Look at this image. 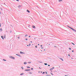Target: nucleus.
Masks as SVG:
<instances>
[{
	"instance_id": "f257e3e1",
	"label": "nucleus",
	"mask_w": 76,
	"mask_h": 76,
	"mask_svg": "<svg viewBox=\"0 0 76 76\" xmlns=\"http://www.w3.org/2000/svg\"><path fill=\"white\" fill-rule=\"evenodd\" d=\"M9 58H12V59H13V60H15V57H14L12 56H10Z\"/></svg>"
},
{
	"instance_id": "f03ea898",
	"label": "nucleus",
	"mask_w": 76,
	"mask_h": 76,
	"mask_svg": "<svg viewBox=\"0 0 76 76\" xmlns=\"http://www.w3.org/2000/svg\"><path fill=\"white\" fill-rule=\"evenodd\" d=\"M31 70L30 69H25V71H26V72H28V71H30Z\"/></svg>"
},
{
	"instance_id": "7ed1b4c3",
	"label": "nucleus",
	"mask_w": 76,
	"mask_h": 76,
	"mask_svg": "<svg viewBox=\"0 0 76 76\" xmlns=\"http://www.w3.org/2000/svg\"><path fill=\"white\" fill-rule=\"evenodd\" d=\"M72 29V31H73L74 32H76V30H75V29L72 28V29Z\"/></svg>"
},
{
	"instance_id": "20e7f679",
	"label": "nucleus",
	"mask_w": 76,
	"mask_h": 76,
	"mask_svg": "<svg viewBox=\"0 0 76 76\" xmlns=\"http://www.w3.org/2000/svg\"><path fill=\"white\" fill-rule=\"evenodd\" d=\"M16 56H19V57H21V56H20V55L18 54H16Z\"/></svg>"
},
{
	"instance_id": "39448f33",
	"label": "nucleus",
	"mask_w": 76,
	"mask_h": 76,
	"mask_svg": "<svg viewBox=\"0 0 76 76\" xmlns=\"http://www.w3.org/2000/svg\"><path fill=\"white\" fill-rule=\"evenodd\" d=\"M20 54H25V53H23L22 51H20Z\"/></svg>"
},
{
	"instance_id": "423d86ee",
	"label": "nucleus",
	"mask_w": 76,
	"mask_h": 76,
	"mask_svg": "<svg viewBox=\"0 0 76 76\" xmlns=\"http://www.w3.org/2000/svg\"><path fill=\"white\" fill-rule=\"evenodd\" d=\"M32 27L34 28V29H35V26H33Z\"/></svg>"
},
{
	"instance_id": "0eeeda50",
	"label": "nucleus",
	"mask_w": 76,
	"mask_h": 76,
	"mask_svg": "<svg viewBox=\"0 0 76 76\" xmlns=\"http://www.w3.org/2000/svg\"><path fill=\"white\" fill-rule=\"evenodd\" d=\"M27 12H28V13H30V11H29V10H27Z\"/></svg>"
},
{
	"instance_id": "6e6552de",
	"label": "nucleus",
	"mask_w": 76,
	"mask_h": 76,
	"mask_svg": "<svg viewBox=\"0 0 76 76\" xmlns=\"http://www.w3.org/2000/svg\"><path fill=\"white\" fill-rule=\"evenodd\" d=\"M24 75V73H21V74H20V76H22V75Z\"/></svg>"
},
{
	"instance_id": "1a4fd4ad",
	"label": "nucleus",
	"mask_w": 76,
	"mask_h": 76,
	"mask_svg": "<svg viewBox=\"0 0 76 76\" xmlns=\"http://www.w3.org/2000/svg\"><path fill=\"white\" fill-rule=\"evenodd\" d=\"M27 64V62H25L24 63V64Z\"/></svg>"
},
{
	"instance_id": "9d476101",
	"label": "nucleus",
	"mask_w": 76,
	"mask_h": 76,
	"mask_svg": "<svg viewBox=\"0 0 76 76\" xmlns=\"http://www.w3.org/2000/svg\"><path fill=\"white\" fill-rule=\"evenodd\" d=\"M1 38H2V39H4V38H3V36H1Z\"/></svg>"
},
{
	"instance_id": "9b49d317",
	"label": "nucleus",
	"mask_w": 76,
	"mask_h": 76,
	"mask_svg": "<svg viewBox=\"0 0 76 76\" xmlns=\"http://www.w3.org/2000/svg\"><path fill=\"white\" fill-rule=\"evenodd\" d=\"M68 28H70V29H72V27H70V26H68Z\"/></svg>"
},
{
	"instance_id": "f8f14e48",
	"label": "nucleus",
	"mask_w": 76,
	"mask_h": 76,
	"mask_svg": "<svg viewBox=\"0 0 76 76\" xmlns=\"http://www.w3.org/2000/svg\"><path fill=\"white\" fill-rule=\"evenodd\" d=\"M45 65V66H47V65H48V64L47 63H45L44 64Z\"/></svg>"
},
{
	"instance_id": "ddd939ff",
	"label": "nucleus",
	"mask_w": 76,
	"mask_h": 76,
	"mask_svg": "<svg viewBox=\"0 0 76 76\" xmlns=\"http://www.w3.org/2000/svg\"><path fill=\"white\" fill-rule=\"evenodd\" d=\"M60 59H61V60L62 61H63V58H60Z\"/></svg>"
},
{
	"instance_id": "4468645a",
	"label": "nucleus",
	"mask_w": 76,
	"mask_h": 76,
	"mask_svg": "<svg viewBox=\"0 0 76 76\" xmlns=\"http://www.w3.org/2000/svg\"><path fill=\"white\" fill-rule=\"evenodd\" d=\"M59 2H60V1H62V0H59Z\"/></svg>"
},
{
	"instance_id": "2eb2a0df",
	"label": "nucleus",
	"mask_w": 76,
	"mask_h": 76,
	"mask_svg": "<svg viewBox=\"0 0 76 76\" xmlns=\"http://www.w3.org/2000/svg\"><path fill=\"white\" fill-rule=\"evenodd\" d=\"M0 31H3V30H2V28H1L0 29Z\"/></svg>"
},
{
	"instance_id": "dca6fc26",
	"label": "nucleus",
	"mask_w": 76,
	"mask_h": 76,
	"mask_svg": "<svg viewBox=\"0 0 76 76\" xmlns=\"http://www.w3.org/2000/svg\"><path fill=\"white\" fill-rule=\"evenodd\" d=\"M3 61H6V60L4 59H3Z\"/></svg>"
},
{
	"instance_id": "f3484780",
	"label": "nucleus",
	"mask_w": 76,
	"mask_h": 76,
	"mask_svg": "<svg viewBox=\"0 0 76 76\" xmlns=\"http://www.w3.org/2000/svg\"><path fill=\"white\" fill-rule=\"evenodd\" d=\"M28 63H29V64H30V63H31V62L29 61L28 62Z\"/></svg>"
},
{
	"instance_id": "a211bd4d",
	"label": "nucleus",
	"mask_w": 76,
	"mask_h": 76,
	"mask_svg": "<svg viewBox=\"0 0 76 76\" xmlns=\"http://www.w3.org/2000/svg\"><path fill=\"white\" fill-rule=\"evenodd\" d=\"M4 38H6V36H5V35L4 36Z\"/></svg>"
},
{
	"instance_id": "6ab92c4d",
	"label": "nucleus",
	"mask_w": 76,
	"mask_h": 76,
	"mask_svg": "<svg viewBox=\"0 0 76 76\" xmlns=\"http://www.w3.org/2000/svg\"><path fill=\"white\" fill-rule=\"evenodd\" d=\"M21 68L23 70V67H21Z\"/></svg>"
},
{
	"instance_id": "aec40b11",
	"label": "nucleus",
	"mask_w": 76,
	"mask_h": 76,
	"mask_svg": "<svg viewBox=\"0 0 76 76\" xmlns=\"http://www.w3.org/2000/svg\"><path fill=\"white\" fill-rule=\"evenodd\" d=\"M27 36H28V35L27 34H26L25 35V37H27Z\"/></svg>"
},
{
	"instance_id": "412c9836",
	"label": "nucleus",
	"mask_w": 76,
	"mask_h": 76,
	"mask_svg": "<svg viewBox=\"0 0 76 76\" xmlns=\"http://www.w3.org/2000/svg\"><path fill=\"white\" fill-rule=\"evenodd\" d=\"M50 70H53V68H51Z\"/></svg>"
},
{
	"instance_id": "4be33fe9",
	"label": "nucleus",
	"mask_w": 76,
	"mask_h": 76,
	"mask_svg": "<svg viewBox=\"0 0 76 76\" xmlns=\"http://www.w3.org/2000/svg\"><path fill=\"white\" fill-rule=\"evenodd\" d=\"M69 50H71V48H69Z\"/></svg>"
},
{
	"instance_id": "5701e85b",
	"label": "nucleus",
	"mask_w": 76,
	"mask_h": 76,
	"mask_svg": "<svg viewBox=\"0 0 76 76\" xmlns=\"http://www.w3.org/2000/svg\"><path fill=\"white\" fill-rule=\"evenodd\" d=\"M29 73L30 74H32V73H31V72H29Z\"/></svg>"
},
{
	"instance_id": "b1692460",
	"label": "nucleus",
	"mask_w": 76,
	"mask_h": 76,
	"mask_svg": "<svg viewBox=\"0 0 76 76\" xmlns=\"http://www.w3.org/2000/svg\"><path fill=\"white\" fill-rule=\"evenodd\" d=\"M27 68H30V67L29 66H27Z\"/></svg>"
},
{
	"instance_id": "393cba45",
	"label": "nucleus",
	"mask_w": 76,
	"mask_h": 76,
	"mask_svg": "<svg viewBox=\"0 0 76 76\" xmlns=\"http://www.w3.org/2000/svg\"><path fill=\"white\" fill-rule=\"evenodd\" d=\"M28 27L29 28H30V25H28Z\"/></svg>"
},
{
	"instance_id": "a878e982",
	"label": "nucleus",
	"mask_w": 76,
	"mask_h": 76,
	"mask_svg": "<svg viewBox=\"0 0 76 76\" xmlns=\"http://www.w3.org/2000/svg\"><path fill=\"white\" fill-rule=\"evenodd\" d=\"M51 75L53 76V73H50Z\"/></svg>"
},
{
	"instance_id": "bb28decb",
	"label": "nucleus",
	"mask_w": 76,
	"mask_h": 76,
	"mask_svg": "<svg viewBox=\"0 0 76 76\" xmlns=\"http://www.w3.org/2000/svg\"><path fill=\"white\" fill-rule=\"evenodd\" d=\"M35 48H37V45H36V46H35Z\"/></svg>"
},
{
	"instance_id": "cd10ccee",
	"label": "nucleus",
	"mask_w": 76,
	"mask_h": 76,
	"mask_svg": "<svg viewBox=\"0 0 76 76\" xmlns=\"http://www.w3.org/2000/svg\"><path fill=\"white\" fill-rule=\"evenodd\" d=\"M45 73L46 74H47V71L45 72Z\"/></svg>"
},
{
	"instance_id": "c85d7f7f",
	"label": "nucleus",
	"mask_w": 76,
	"mask_h": 76,
	"mask_svg": "<svg viewBox=\"0 0 76 76\" xmlns=\"http://www.w3.org/2000/svg\"><path fill=\"white\" fill-rule=\"evenodd\" d=\"M26 41H27V40H28V39L26 38Z\"/></svg>"
},
{
	"instance_id": "c756f323",
	"label": "nucleus",
	"mask_w": 76,
	"mask_h": 76,
	"mask_svg": "<svg viewBox=\"0 0 76 76\" xmlns=\"http://www.w3.org/2000/svg\"><path fill=\"white\" fill-rule=\"evenodd\" d=\"M68 56L69 57H70V54H68Z\"/></svg>"
},
{
	"instance_id": "7c9ffc66",
	"label": "nucleus",
	"mask_w": 76,
	"mask_h": 76,
	"mask_svg": "<svg viewBox=\"0 0 76 76\" xmlns=\"http://www.w3.org/2000/svg\"><path fill=\"white\" fill-rule=\"evenodd\" d=\"M44 73H45V72H43L42 73V74H44Z\"/></svg>"
},
{
	"instance_id": "2f4dec72",
	"label": "nucleus",
	"mask_w": 76,
	"mask_h": 76,
	"mask_svg": "<svg viewBox=\"0 0 76 76\" xmlns=\"http://www.w3.org/2000/svg\"><path fill=\"white\" fill-rule=\"evenodd\" d=\"M29 46H31V44H29Z\"/></svg>"
},
{
	"instance_id": "473e14b6",
	"label": "nucleus",
	"mask_w": 76,
	"mask_h": 76,
	"mask_svg": "<svg viewBox=\"0 0 76 76\" xmlns=\"http://www.w3.org/2000/svg\"><path fill=\"white\" fill-rule=\"evenodd\" d=\"M33 69H34V68H31V70H33Z\"/></svg>"
},
{
	"instance_id": "72a5a7b5",
	"label": "nucleus",
	"mask_w": 76,
	"mask_h": 76,
	"mask_svg": "<svg viewBox=\"0 0 76 76\" xmlns=\"http://www.w3.org/2000/svg\"><path fill=\"white\" fill-rule=\"evenodd\" d=\"M46 76H50V75H46Z\"/></svg>"
},
{
	"instance_id": "f704fd0d",
	"label": "nucleus",
	"mask_w": 76,
	"mask_h": 76,
	"mask_svg": "<svg viewBox=\"0 0 76 76\" xmlns=\"http://www.w3.org/2000/svg\"><path fill=\"white\" fill-rule=\"evenodd\" d=\"M72 43L73 44V45H75V44L73 43Z\"/></svg>"
},
{
	"instance_id": "c9c22d12",
	"label": "nucleus",
	"mask_w": 76,
	"mask_h": 76,
	"mask_svg": "<svg viewBox=\"0 0 76 76\" xmlns=\"http://www.w3.org/2000/svg\"><path fill=\"white\" fill-rule=\"evenodd\" d=\"M1 10H3V9H2V8H1Z\"/></svg>"
},
{
	"instance_id": "e433bc0d",
	"label": "nucleus",
	"mask_w": 76,
	"mask_h": 76,
	"mask_svg": "<svg viewBox=\"0 0 76 76\" xmlns=\"http://www.w3.org/2000/svg\"><path fill=\"white\" fill-rule=\"evenodd\" d=\"M18 38L19 39V38H20V37H18Z\"/></svg>"
},
{
	"instance_id": "4c0bfd02",
	"label": "nucleus",
	"mask_w": 76,
	"mask_h": 76,
	"mask_svg": "<svg viewBox=\"0 0 76 76\" xmlns=\"http://www.w3.org/2000/svg\"><path fill=\"white\" fill-rule=\"evenodd\" d=\"M39 69H41V68L40 67H39Z\"/></svg>"
},
{
	"instance_id": "58836bf2",
	"label": "nucleus",
	"mask_w": 76,
	"mask_h": 76,
	"mask_svg": "<svg viewBox=\"0 0 76 76\" xmlns=\"http://www.w3.org/2000/svg\"><path fill=\"white\" fill-rule=\"evenodd\" d=\"M72 52H74V50H72Z\"/></svg>"
},
{
	"instance_id": "ea45409f",
	"label": "nucleus",
	"mask_w": 76,
	"mask_h": 76,
	"mask_svg": "<svg viewBox=\"0 0 76 76\" xmlns=\"http://www.w3.org/2000/svg\"><path fill=\"white\" fill-rule=\"evenodd\" d=\"M54 47L57 48V47H56V46H54Z\"/></svg>"
},
{
	"instance_id": "a19ab883",
	"label": "nucleus",
	"mask_w": 76,
	"mask_h": 76,
	"mask_svg": "<svg viewBox=\"0 0 76 76\" xmlns=\"http://www.w3.org/2000/svg\"><path fill=\"white\" fill-rule=\"evenodd\" d=\"M16 1H19V0H16Z\"/></svg>"
},
{
	"instance_id": "79ce46f5",
	"label": "nucleus",
	"mask_w": 76,
	"mask_h": 76,
	"mask_svg": "<svg viewBox=\"0 0 76 76\" xmlns=\"http://www.w3.org/2000/svg\"><path fill=\"white\" fill-rule=\"evenodd\" d=\"M48 66H50V65H48Z\"/></svg>"
},
{
	"instance_id": "37998d69",
	"label": "nucleus",
	"mask_w": 76,
	"mask_h": 76,
	"mask_svg": "<svg viewBox=\"0 0 76 76\" xmlns=\"http://www.w3.org/2000/svg\"><path fill=\"white\" fill-rule=\"evenodd\" d=\"M0 27H1V24H0Z\"/></svg>"
},
{
	"instance_id": "c03bdc74",
	"label": "nucleus",
	"mask_w": 76,
	"mask_h": 76,
	"mask_svg": "<svg viewBox=\"0 0 76 76\" xmlns=\"http://www.w3.org/2000/svg\"><path fill=\"white\" fill-rule=\"evenodd\" d=\"M40 47H42V45H41L40 46Z\"/></svg>"
},
{
	"instance_id": "a18cd8bd",
	"label": "nucleus",
	"mask_w": 76,
	"mask_h": 76,
	"mask_svg": "<svg viewBox=\"0 0 76 76\" xmlns=\"http://www.w3.org/2000/svg\"><path fill=\"white\" fill-rule=\"evenodd\" d=\"M28 37H29V38H30V37H31V36H29Z\"/></svg>"
},
{
	"instance_id": "49530a36",
	"label": "nucleus",
	"mask_w": 76,
	"mask_h": 76,
	"mask_svg": "<svg viewBox=\"0 0 76 76\" xmlns=\"http://www.w3.org/2000/svg\"><path fill=\"white\" fill-rule=\"evenodd\" d=\"M52 69H54V67H52Z\"/></svg>"
},
{
	"instance_id": "de8ad7c7",
	"label": "nucleus",
	"mask_w": 76,
	"mask_h": 76,
	"mask_svg": "<svg viewBox=\"0 0 76 76\" xmlns=\"http://www.w3.org/2000/svg\"><path fill=\"white\" fill-rule=\"evenodd\" d=\"M27 47H28V46H29V45H27Z\"/></svg>"
},
{
	"instance_id": "09e8293b",
	"label": "nucleus",
	"mask_w": 76,
	"mask_h": 76,
	"mask_svg": "<svg viewBox=\"0 0 76 76\" xmlns=\"http://www.w3.org/2000/svg\"><path fill=\"white\" fill-rule=\"evenodd\" d=\"M42 48H43V47H42V48H41V49H42Z\"/></svg>"
},
{
	"instance_id": "8fccbe9b",
	"label": "nucleus",
	"mask_w": 76,
	"mask_h": 76,
	"mask_svg": "<svg viewBox=\"0 0 76 76\" xmlns=\"http://www.w3.org/2000/svg\"><path fill=\"white\" fill-rule=\"evenodd\" d=\"M18 7H20V5H19V6H18Z\"/></svg>"
},
{
	"instance_id": "3c124183",
	"label": "nucleus",
	"mask_w": 76,
	"mask_h": 76,
	"mask_svg": "<svg viewBox=\"0 0 76 76\" xmlns=\"http://www.w3.org/2000/svg\"><path fill=\"white\" fill-rule=\"evenodd\" d=\"M48 45H50V44H49Z\"/></svg>"
},
{
	"instance_id": "603ef678",
	"label": "nucleus",
	"mask_w": 76,
	"mask_h": 76,
	"mask_svg": "<svg viewBox=\"0 0 76 76\" xmlns=\"http://www.w3.org/2000/svg\"><path fill=\"white\" fill-rule=\"evenodd\" d=\"M10 33H11L12 32V31H10Z\"/></svg>"
},
{
	"instance_id": "864d4df0",
	"label": "nucleus",
	"mask_w": 76,
	"mask_h": 76,
	"mask_svg": "<svg viewBox=\"0 0 76 76\" xmlns=\"http://www.w3.org/2000/svg\"><path fill=\"white\" fill-rule=\"evenodd\" d=\"M30 42L32 43V42L31 41V42Z\"/></svg>"
},
{
	"instance_id": "5fc2aeb1",
	"label": "nucleus",
	"mask_w": 76,
	"mask_h": 76,
	"mask_svg": "<svg viewBox=\"0 0 76 76\" xmlns=\"http://www.w3.org/2000/svg\"><path fill=\"white\" fill-rule=\"evenodd\" d=\"M0 14H1V12L0 11Z\"/></svg>"
},
{
	"instance_id": "6e6d98bb",
	"label": "nucleus",
	"mask_w": 76,
	"mask_h": 76,
	"mask_svg": "<svg viewBox=\"0 0 76 76\" xmlns=\"http://www.w3.org/2000/svg\"><path fill=\"white\" fill-rule=\"evenodd\" d=\"M39 45V44H38V45Z\"/></svg>"
},
{
	"instance_id": "4d7b16f0",
	"label": "nucleus",
	"mask_w": 76,
	"mask_h": 76,
	"mask_svg": "<svg viewBox=\"0 0 76 76\" xmlns=\"http://www.w3.org/2000/svg\"><path fill=\"white\" fill-rule=\"evenodd\" d=\"M44 51H45V50L44 49Z\"/></svg>"
},
{
	"instance_id": "13d9d810",
	"label": "nucleus",
	"mask_w": 76,
	"mask_h": 76,
	"mask_svg": "<svg viewBox=\"0 0 76 76\" xmlns=\"http://www.w3.org/2000/svg\"><path fill=\"white\" fill-rule=\"evenodd\" d=\"M36 39L35 38H34V39Z\"/></svg>"
},
{
	"instance_id": "bf43d9fd",
	"label": "nucleus",
	"mask_w": 76,
	"mask_h": 76,
	"mask_svg": "<svg viewBox=\"0 0 76 76\" xmlns=\"http://www.w3.org/2000/svg\"><path fill=\"white\" fill-rule=\"evenodd\" d=\"M39 73H40V72H39Z\"/></svg>"
},
{
	"instance_id": "052dcab7",
	"label": "nucleus",
	"mask_w": 76,
	"mask_h": 76,
	"mask_svg": "<svg viewBox=\"0 0 76 76\" xmlns=\"http://www.w3.org/2000/svg\"><path fill=\"white\" fill-rule=\"evenodd\" d=\"M41 51H42V50H41Z\"/></svg>"
},
{
	"instance_id": "680f3d73",
	"label": "nucleus",
	"mask_w": 76,
	"mask_h": 76,
	"mask_svg": "<svg viewBox=\"0 0 76 76\" xmlns=\"http://www.w3.org/2000/svg\"><path fill=\"white\" fill-rule=\"evenodd\" d=\"M41 73H42V72H41Z\"/></svg>"
},
{
	"instance_id": "e2e57ef3",
	"label": "nucleus",
	"mask_w": 76,
	"mask_h": 76,
	"mask_svg": "<svg viewBox=\"0 0 76 76\" xmlns=\"http://www.w3.org/2000/svg\"><path fill=\"white\" fill-rule=\"evenodd\" d=\"M40 63H42V62H40Z\"/></svg>"
},
{
	"instance_id": "0e129e2a",
	"label": "nucleus",
	"mask_w": 76,
	"mask_h": 76,
	"mask_svg": "<svg viewBox=\"0 0 76 76\" xmlns=\"http://www.w3.org/2000/svg\"><path fill=\"white\" fill-rule=\"evenodd\" d=\"M6 32H7V31H6Z\"/></svg>"
},
{
	"instance_id": "69168bd1",
	"label": "nucleus",
	"mask_w": 76,
	"mask_h": 76,
	"mask_svg": "<svg viewBox=\"0 0 76 76\" xmlns=\"http://www.w3.org/2000/svg\"><path fill=\"white\" fill-rule=\"evenodd\" d=\"M5 6H6V4H5Z\"/></svg>"
},
{
	"instance_id": "338daca9",
	"label": "nucleus",
	"mask_w": 76,
	"mask_h": 76,
	"mask_svg": "<svg viewBox=\"0 0 76 76\" xmlns=\"http://www.w3.org/2000/svg\"><path fill=\"white\" fill-rule=\"evenodd\" d=\"M4 4H5V3H4Z\"/></svg>"
},
{
	"instance_id": "774afa93",
	"label": "nucleus",
	"mask_w": 76,
	"mask_h": 76,
	"mask_svg": "<svg viewBox=\"0 0 76 76\" xmlns=\"http://www.w3.org/2000/svg\"><path fill=\"white\" fill-rule=\"evenodd\" d=\"M51 43H52V42H51Z\"/></svg>"
}]
</instances>
